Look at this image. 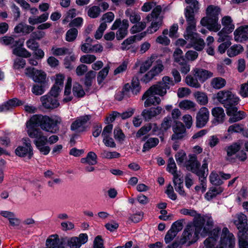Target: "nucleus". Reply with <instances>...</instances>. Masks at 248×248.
<instances>
[{
  "instance_id": "5",
  "label": "nucleus",
  "mask_w": 248,
  "mask_h": 248,
  "mask_svg": "<svg viewBox=\"0 0 248 248\" xmlns=\"http://www.w3.org/2000/svg\"><path fill=\"white\" fill-rule=\"evenodd\" d=\"M195 223L201 231V236L205 237L211 232L214 225L212 218L209 216L202 217L201 215L196 218Z\"/></svg>"
},
{
  "instance_id": "1",
  "label": "nucleus",
  "mask_w": 248,
  "mask_h": 248,
  "mask_svg": "<svg viewBox=\"0 0 248 248\" xmlns=\"http://www.w3.org/2000/svg\"><path fill=\"white\" fill-rule=\"evenodd\" d=\"M62 120L58 116H48L41 115H34L26 123V130L30 137H37L43 135L42 132L37 127L46 132L55 133L57 125L61 123Z\"/></svg>"
},
{
  "instance_id": "14",
  "label": "nucleus",
  "mask_w": 248,
  "mask_h": 248,
  "mask_svg": "<svg viewBox=\"0 0 248 248\" xmlns=\"http://www.w3.org/2000/svg\"><path fill=\"white\" fill-rule=\"evenodd\" d=\"M35 138L34 143L39 151L44 155H47L50 152L49 147L46 146L47 138L44 135H40L37 137H30Z\"/></svg>"
},
{
  "instance_id": "10",
  "label": "nucleus",
  "mask_w": 248,
  "mask_h": 248,
  "mask_svg": "<svg viewBox=\"0 0 248 248\" xmlns=\"http://www.w3.org/2000/svg\"><path fill=\"white\" fill-rule=\"evenodd\" d=\"M155 94H157L155 93V89L154 88L151 89V87L144 93L142 96L141 100H144L146 99L144 104L145 108L151 106H156L160 103V98L158 96H155Z\"/></svg>"
},
{
  "instance_id": "12",
  "label": "nucleus",
  "mask_w": 248,
  "mask_h": 248,
  "mask_svg": "<svg viewBox=\"0 0 248 248\" xmlns=\"http://www.w3.org/2000/svg\"><path fill=\"white\" fill-rule=\"evenodd\" d=\"M25 74L31 77L34 82L45 83L46 80V74L41 70L36 69L33 67H29L25 69Z\"/></svg>"
},
{
  "instance_id": "20",
  "label": "nucleus",
  "mask_w": 248,
  "mask_h": 248,
  "mask_svg": "<svg viewBox=\"0 0 248 248\" xmlns=\"http://www.w3.org/2000/svg\"><path fill=\"white\" fill-rule=\"evenodd\" d=\"M91 115H85L78 117V134L87 131L90 127Z\"/></svg>"
},
{
  "instance_id": "19",
  "label": "nucleus",
  "mask_w": 248,
  "mask_h": 248,
  "mask_svg": "<svg viewBox=\"0 0 248 248\" xmlns=\"http://www.w3.org/2000/svg\"><path fill=\"white\" fill-rule=\"evenodd\" d=\"M234 223L239 230L238 232L247 233V232L248 231V227L247 217L246 215L243 214L238 215L237 219L235 221Z\"/></svg>"
},
{
  "instance_id": "33",
  "label": "nucleus",
  "mask_w": 248,
  "mask_h": 248,
  "mask_svg": "<svg viewBox=\"0 0 248 248\" xmlns=\"http://www.w3.org/2000/svg\"><path fill=\"white\" fill-rule=\"evenodd\" d=\"M151 25L148 28L147 31L149 33L156 32L162 26L163 23L162 18H152Z\"/></svg>"
},
{
  "instance_id": "4",
  "label": "nucleus",
  "mask_w": 248,
  "mask_h": 248,
  "mask_svg": "<svg viewBox=\"0 0 248 248\" xmlns=\"http://www.w3.org/2000/svg\"><path fill=\"white\" fill-rule=\"evenodd\" d=\"M216 98L226 109L229 110V113L235 110V108L233 107L236 106L239 101L238 97L233 94L228 90H222L219 91L216 94Z\"/></svg>"
},
{
  "instance_id": "31",
  "label": "nucleus",
  "mask_w": 248,
  "mask_h": 248,
  "mask_svg": "<svg viewBox=\"0 0 248 248\" xmlns=\"http://www.w3.org/2000/svg\"><path fill=\"white\" fill-rule=\"evenodd\" d=\"M212 114L214 119L218 123H222L225 118V113L224 109L220 107H215L212 110Z\"/></svg>"
},
{
  "instance_id": "22",
  "label": "nucleus",
  "mask_w": 248,
  "mask_h": 248,
  "mask_svg": "<svg viewBox=\"0 0 248 248\" xmlns=\"http://www.w3.org/2000/svg\"><path fill=\"white\" fill-rule=\"evenodd\" d=\"M164 69V66L160 63L153 66L152 69L149 71L143 78V81L148 82L154 77L158 75Z\"/></svg>"
},
{
  "instance_id": "58",
  "label": "nucleus",
  "mask_w": 248,
  "mask_h": 248,
  "mask_svg": "<svg viewBox=\"0 0 248 248\" xmlns=\"http://www.w3.org/2000/svg\"><path fill=\"white\" fill-rule=\"evenodd\" d=\"M211 183L215 185L219 186L223 183V181L220 179L219 175L216 173H211L210 175Z\"/></svg>"
},
{
  "instance_id": "6",
  "label": "nucleus",
  "mask_w": 248,
  "mask_h": 248,
  "mask_svg": "<svg viewBox=\"0 0 248 248\" xmlns=\"http://www.w3.org/2000/svg\"><path fill=\"white\" fill-rule=\"evenodd\" d=\"M200 233H201V231L196 223L188 224L183 233V242H188L190 244L195 242Z\"/></svg>"
},
{
  "instance_id": "25",
  "label": "nucleus",
  "mask_w": 248,
  "mask_h": 248,
  "mask_svg": "<svg viewBox=\"0 0 248 248\" xmlns=\"http://www.w3.org/2000/svg\"><path fill=\"white\" fill-rule=\"evenodd\" d=\"M76 15V10L75 9L70 10L67 12L65 18L62 20L63 24L70 22L69 24L70 27H78V18H75Z\"/></svg>"
},
{
  "instance_id": "34",
  "label": "nucleus",
  "mask_w": 248,
  "mask_h": 248,
  "mask_svg": "<svg viewBox=\"0 0 248 248\" xmlns=\"http://www.w3.org/2000/svg\"><path fill=\"white\" fill-rule=\"evenodd\" d=\"M48 16L49 14L45 13L40 16L30 17L28 19V22L32 25L41 24L46 21L48 19Z\"/></svg>"
},
{
  "instance_id": "27",
  "label": "nucleus",
  "mask_w": 248,
  "mask_h": 248,
  "mask_svg": "<svg viewBox=\"0 0 248 248\" xmlns=\"http://www.w3.org/2000/svg\"><path fill=\"white\" fill-rule=\"evenodd\" d=\"M193 74L202 82L213 76L212 72L201 68H195L194 70Z\"/></svg>"
},
{
  "instance_id": "61",
  "label": "nucleus",
  "mask_w": 248,
  "mask_h": 248,
  "mask_svg": "<svg viewBox=\"0 0 248 248\" xmlns=\"http://www.w3.org/2000/svg\"><path fill=\"white\" fill-rule=\"evenodd\" d=\"M243 131V125L239 124H234L230 125L228 129V132H240Z\"/></svg>"
},
{
  "instance_id": "26",
  "label": "nucleus",
  "mask_w": 248,
  "mask_h": 248,
  "mask_svg": "<svg viewBox=\"0 0 248 248\" xmlns=\"http://www.w3.org/2000/svg\"><path fill=\"white\" fill-rule=\"evenodd\" d=\"M234 35L236 40L243 41L248 40V26L239 27L234 31Z\"/></svg>"
},
{
  "instance_id": "11",
  "label": "nucleus",
  "mask_w": 248,
  "mask_h": 248,
  "mask_svg": "<svg viewBox=\"0 0 248 248\" xmlns=\"http://www.w3.org/2000/svg\"><path fill=\"white\" fill-rule=\"evenodd\" d=\"M235 245V238L233 234L231 233L227 228L222 230L218 248H233Z\"/></svg>"
},
{
  "instance_id": "62",
  "label": "nucleus",
  "mask_w": 248,
  "mask_h": 248,
  "mask_svg": "<svg viewBox=\"0 0 248 248\" xmlns=\"http://www.w3.org/2000/svg\"><path fill=\"white\" fill-rule=\"evenodd\" d=\"M186 158V154L183 151H180L175 155V159L178 165L183 163Z\"/></svg>"
},
{
  "instance_id": "39",
  "label": "nucleus",
  "mask_w": 248,
  "mask_h": 248,
  "mask_svg": "<svg viewBox=\"0 0 248 248\" xmlns=\"http://www.w3.org/2000/svg\"><path fill=\"white\" fill-rule=\"evenodd\" d=\"M126 16L129 18L132 23H137L139 22L140 19V14L136 12L132 11L130 9H128L125 12Z\"/></svg>"
},
{
  "instance_id": "18",
  "label": "nucleus",
  "mask_w": 248,
  "mask_h": 248,
  "mask_svg": "<svg viewBox=\"0 0 248 248\" xmlns=\"http://www.w3.org/2000/svg\"><path fill=\"white\" fill-rule=\"evenodd\" d=\"M174 133L171 136L172 140L182 139L185 135L186 128L183 124L180 122H176L173 127Z\"/></svg>"
},
{
  "instance_id": "51",
  "label": "nucleus",
  "mask_w": 248,
  "mask_h": 248,
  "mask_svg": "<svg viewBox=\"0 0 248 248\" xmlns=\"http://www.w3.org/2000/svg\"><path fill=\"white\" fill-rule=\"evenodd\" d=\"M146 27L145 22H139L137 24L132 26L130 29V32L132 34L139 32L143 30Z\"/></svg>"
},
{
  "instance_id": "28",
  "label": "nucleus",
  "mask_w": 248,
  "mask_h": 248,
  "mask_svg": "<svg viewBox=\"0 0 248 248\" xmlns=\"http://www.w3.org/2000/svg\"><path fill=\"white\" fill-rule=\"evenodd\" d=\"M233 107L236 108L235 111H232L231 113H229V110H228L226 112L228 116H232L229 120V122L231 123L239 121L245 117V113L244 111H237L238 108L236 106H234Z\"/></svg>"
},
{
  "instance_id": "35",
  "label": "nucleus",
  "mask_w": 248,
  "mask_h": 248,
  "mask_svg": "<svg viewBox=\"0 0 248 248\" xmlns=\"http://www.w3.org/2000/svg\"><path fill=\"white\" fill-rule=\"evenodd\" d=\"M179 107L184 110H190L192 111L196 110V104L191 100H184L180 102Z\"/></svg>"
},
{
  "instance_id": "54",
  "label": "nucleus",
  "mask_w": 248,
  "mask_h": 248,
  "mask_svg": "<svg viewBox=\"0 0 248 248\" xmlns=\"http://www.w3.org/2000/svg\"><path fill=\"white\" fill-rule=\"evenodd\" d=\"M186 82L190 86L198 88L201 87V85L197 78H195L191 76H188L186 78Z\"/></svg>"
},
{
  "instance_id": "41",
  "label": "nucleus",
  "mask_w": 248,
  "mask_h": 248,
  "mask_svg": "<svg viewBox=\"0 0 248 248\" xmlns=\"http://www.w3.org/2000/svg\"><path fill=\"white\" fill-rule=\"evenodd\" d=\"M226 82L225 79L220 78H213L211 82V86L216 89H219L224 87L226 85Z\"/></svg>"
},
{
  "instance_id": "38",
  "label": "nucleus",
  "mask_w": 248,
  "mask_h": 248,
  "mask_svg": "<svg viewBox=\"0 0 248 248\" xmlns=\"http://www.w3.org/2000/svg\"><path fill=\"white\" fill-rule=\"evenodd\" d=\"M80 161L82 163H86L91 166L95 165L97 162V155L94 152H90L86 157L81 158Z\"/></svg>"
},
{
  "instance_id": "60",
  "label": "nucleus",
  "mask_w": 248,
  "mask_h": 248,
  "mask_svg": "<svg viewBox=\"0 0 248 248\" xmlns=\"http://www.w3.org/2000/svg\"><path fill=\"white\" fill-rule=\"evenodd\" d=\"M114 137L119 141H123L125 139V135L119 127H116L114 130Z\"/></svg>"
},
{
  "instance_id": "37",
  "label": "nucleus",
  "mask_w": 248,
  "mask_h": 248,
  "mask_svg": "<svg viewBox=\"0 0 248 248\" xmlns=\"http://www.w3.org/2000/svg\"><path fill=\"white\" fill-rule=\"evenodd\" d=\"M1 44L5 45H10L11 47H14L15 46L22 45V40L19 39L18 40H15L14 39L11 37L4 36L0 39Z\"/></svg>"
},
{
  "instance_id": "15",
  "label": "nucleus",
  "mask_w": 248,
  "mask_h": 248,
  "mask_svg": "<svg viewBox=\"0 0 248 248\" xmlns=\"http://www.w3.org/2000/svg\"><path fill=\"white\" fill-rule=\"evenodd\" d=\"M24 145L18 146L16 150V154L19 156H28V158L30 159L33 155V152L30 140L29 139H24Z\"/></svg>"
},
{
  "instance_id": "43",
  "label": "nucleus",
  "mask_w": 248,
  "mask_h": 248,
  "mask_svg": "<svg viewBox=\"0 0 248 248\" xmlns=\"http://www.w3.org/2000/svg\"><path fill=\"white\" fill-rule=\"evenodd\" d=\"M223 190V188L220 186L212 187L206 193L205 198L208 200H210L215 197L217 194L221 193Z\"/></svg>"
},
{
  "instance_id": "47",
  "label": "nucleus",
  "mask_w": 248,
  "mask_h": 248,
  "mask_svg": "<svg viewBox=\"0 0 248 248\" xmlns=\"http://www.w3.org/2000/svg\"><path fill=\"white\" fill-rule=\"evenodd\" d=\"M239 238V245L240 248H248V233H243V232H238Z\"/></svg>"
},
{
  "instance_id": "52",
  "label": "nucleus",
  "mask_w": 248,
  "mask_h": 248,
  "mask_svg": "<svg viewBox=\"0 0 248 248\" xmlns=\"http://www.w3.org/2000/svg\"><path fill=\"white\" fill-rule=\"evenodd\" d=\"M180 213L184 215H188L194 217L193 223H195V219L200 216V214H198L195 210L193 209L183 208L180 210Z\"/></svg>"
},
{
  "instance_id": "45",
  "label": "nucleus",
  "mask_w": 248,
  "mask_h": 248,
  "mask_svg": "<svg viewBox=\"0 0 248 248\" xmlns=\"http://www.w3.org/2000/svg\"><path fill=\"white\" fill-rule=\"evenodd\" d=\"M222 24L224 26L223 29L228 30L229 32H232L234 28L232 19L229 16L224 17L222 19Z\"/></svg>"
},
{
  "instance_id": "30",
  "label": "nucleus",
  "mask_w": 248,
  "mask_h": 248,
  "mask_svg": "<svg viewBox=\"0 0 248 248\" xmlns=\"http://www.w3.org/2000/svg\"><path fill=\"white\" fill-rule=\"evenodd\" d=\"M22 104L21 101L16 98H14L9 100L4 104L0 106V112H6L13 108Z\"/></svg>"
},
{
  "instance_id": "7",
  "label": "nucleus",
  "mask_w": 248,
  "mask_h": 248,
  "mask_svg": "<svg viewBox=\"0 0 248 248\" xmlns=\"http://www.w3.org/2000/svg\"><path fill=\"white\" fill-rule=\"evenodd\" d=\"M174 82L168 76H164L162 80L155 85L151 86V89H155V93L161 96H164L171 86L174 85Z\"/></svg>"
},
{
  "instance_id": "3",
  "label": "nucleus",
  "mask_w": 248,
  "mask_h": 248,
  "mask_svg": "<svg viewBox=\"0 0 248 248\" xmlns=\"http://www.w3.org/2000/svg\"><path fill=\"white\" fill-rule=\"evenodd\" d=\"M220 9L217 6H209L206 9V16L201 20V24L203 26H206L210 31L217 32L221 28V25L218 23V15Z\"/></svg>"
},
{
  "instance_id": "48",
  "label": "nucleus",
  "mask_w": 248,
  "mask_h": 248,
  "mask_svg": "<svg viewBox=\"0 0 248 248\" xmlns=\"http://www.w3.org/2000/svg\"><path fill=\"white\" fill-rule=\"evenodd\" d=\"M231 32H229V31L225 29H222L220 31H219L217 35L219 36L217 42L219 43L225 42L227 41H230V38L228 34Z\"/></svg>"
},
{
  "instance_id": "55",
  "label": "nucleus",
  "mask_w": 248,
  "mask_h": 248,
  "mask_svg": "<svg viewBox=\"0 0 248 248\" xmlns=\"http://www.w3.org/2000/svg\"><path fill=\"white\" fill-rule=\"evenodd\" d=\"M68 30L66 34V40L68 42L73 41L77 37V30L75 27Z\"/></svg>"
},
{
  "instance_id": "46",
  "label": "nucleus",
  "mask_w": 248,
  "mask_h": 248,
  "mask_svg": "<svg viewBox=\"0 0 248 248\" xmlns=\"http://www.w3.org/2000/svg\"><path fill=\"white\" fill-rule=\"evenodd\" d=\"M95 77V72L93 71H90L86 74L84 80V84L86 88L85 90L86 92L89 91V88L92 85V80Z\"/></svg>"
},
{
  "instance_id": "32",
  "label": "nucleus",
  "mask_w": 248,
  "mask_h": 248,
  "mask_svg": "<svg viewBox=\"0 0 248 248\" xmlns=\"http://www.w3.org/2000/svg\"><path fill=\"white\" fill-rule=\"evenodd\" d=\"M34 29V27L32 26L20 23L15 27L14 31L15 32L17 33L26 34L32 31Z\"/></svg>"
},
{
  "instance_id": "49",
  "label": "nucleus",
  "mask_w": 248,
  "mask_h": 248,
  "mask_svg": "<svg viewBox=\"0 0 248 248\" xmlns=\"http://www.w3.org/2000/svg\"><path fill=\"white\" fill-rule=\"evenodd\" d=\"M101 13V9L99 6H93L88 10V16L91 18H95L99 16Z\"/></svg>"
},
{
  "instance_id": "36",
  "label": "nucleus",
  "mask_w": 248,
  "mask_h": 248,
  "mask_svg": "<svg viewBox=\"0 0 248 248\" xmlns=\"http://www.w3.org/2000/svg\"><path fill=\"white\" fill-rule=\"evenodd\" d=\"M197 102L202 106H204L208 103V98L206 93L200 91L196 92L194 94Z\"/></svg>"
},
{
  "instance_id": "8",
  "label": "nucleus",
  "mask_w": 248,
  "mask_h": 248,
  "mask_svg": "<svg viewBox=\"0 0 248 248\" xmlns=\"http://www.w3.org/2000/svg\"><path fill=\"white\" fill-rule=\"evenodd\" d=\"M129 27V22L127 19H117L111 27L112 30L118 29L116 32V38L118 40H122L127 34V29Z\"/></svg>"
},
{
  "instance_id": "59",
  "label": "nucleus",
  "mask_w": 248,
  "mask_h": 248,
  "mask_svg": "<svg viewBox=\"0 0 248 248\" xmlns=\"http://www.w3.org/2000/svg\"><path fill=\"white\" fill-rule=\"evenodd\" d=\"M93 40L91 38H87L86 40V43L83 44L81 46V49L82 51L85 53H88L92 51V45L91 44Z\"/></svg>"
},
{
  "instance_id": "44",
  "label": "nucleus",
  "mask_w": 248,
  "mask_h": 248,
  "mask_svg": "<svg viewBox=\"0 0 248 248\" xmlns=\"http://www.w3.org/2000/svg\"><path fill=\"white\" fill-rule=\"evenodd\" d=\"M162 11V8L161 6L157 5L155 6L151 14H149L146 17V19L148 22H150L152 20V18H162L160 16V14Z\"/></svg>"
},
{
  "instance_id": "63",
  "label": "nucleus",
  "mask_w": 248,
  "mask_h": 248,
  "mask_svg": "<svg viewBox=\"0 0 248 248\" xmlns=\"http://www.w3.org/2000/svg\"><path fill=\"white\" fill-rule=\"evenodd\" d=\"M26 45L28 48L32 51L35 50L39 47L38 43L33 38L29 39L26 42Z\"/></svg>"
},
{
  "instance_id": "53",
  "label": "nucleus",
  "mask_w": 248,
  "mask_h": 248,
  "mask_svg": "<svg viewBox=\"0 0 248 248\" xmlns=\"http://www.w3.org/2000/svg\"><path fill=\"white\" fill-rule=\"evenodd\" d=\"M240 149V145L239 144H237V143H234L227 147L226 149L227 155L229 156H231L233 155H234Z\"/></svg>"
},
{
  "instance_id": "23",
  "label": "nucleus",
  "mask_w": 248,
  "mask_h": 248,
  "mask_svg": "<svg viewBox=\"0 0 248 248\" xmlns=\"http://www.w3.org/2000/svg\"><path fill=\"white\" fill-rule=\"evenodd\" d=\"M146 35V33L142 32L140 34L131 36L125 39L121 44V49L124 50L129 48V46L133 44L136 40H140Z\"/></svg>"
},
{
  "instance_id": "16",
  "label": "nucleus",
  "mask_w": 248,
  "mask_h": 248,
  "mask_svg": "<svg viewBox=\"0 0 248 248\" xmlns=\"http://www.w3.org/2000/svg\"><path fill=\"white\" fill-rule=\"evenodd\" d=\"M200 165L201 164L197 160V157L195 155H189V159L185 163L186 169L197 175H200V173H202L201 171H198V169H199Z\"/></svg>"
},
{
  "instance_id": "21",
  "label": "nucleus",
  "mask_w": 248,
  "mask_h": 248,
  "mask_svg": "<svg viewBox=\"0 0 248 248\" xmlns=\"http://www.w3.org/2000/svg\"><path fill=\"white\" fill-rule=\"evenodd\" d=\"M162 111V108L158 106L156 108H151L149 109H144L141 113V115L145 121H148L153 117L160 114Z\"/></svg>"
},
{
  "instance_id": "64",
  "label": "nucleus",
  "mask_w": 248,
  "mask_h": 248,
  "mask_svg": "<svg viewBox=\"0 0 248 248\" xmlns=\"http://www.w3.org/2000/svg\"><path fill=\"white\" fill-rule=\"evenodd\" d=\"M204 246L202 248H218V246H217L216 248L215 247V239L212 237H208L207 238L204 242Z\"/></svg>"
},
{
  "instance_id": "2",
  "label": "nucleus",
  "mask_w": 248,
  "mask_h": 248,
  "mask_svg": "<svg viewBox=\"0 0 248 248\" xmlns=\"http://www.w3.org/2000/svg\"><path fill=\"white\" fill-rule=\"evenodd\" d=\"M196 12L190 7L185 9V16L186 19L187 27L184 34L186 40L189 41L190 46L193 47L197 50H202L204 46V40L199 37L196 31V20L194 13Z\"/></svg>"
},
{
  "instance_id": "42",
  "label": "nucleus",
  "mask_w": 248,
  "mask_h": 248,
  "mask_svg": "<svg viewBox=\"0 0 248 248\" xmlns=\"http://www.w3.org/2000/svg\"><path fill=\"white\" fill-rule=\"evenodd\" d=\"M243 50L241 45H233L228 49L227 54L230 57H233L240 54Z\"/></svg>"
},
{
  "instance_id": "57",
  "label": "nucleus",
  "mask_w": 248,
  "mask_h": 248,
  "mask_svg": "<svg viewBox=\"0 0 248 248\" xmlns=\"http://www.w3.org/2000/svg\"><path fill=\"white\" fill-rule=\"evenodd\" d=\"M101 155L103 157L108 158V159H112V158H119L120 156V154L117 152H108L106 151H104L101 153Z\"/></svg>"
},
{
  "instance_id": "50",
  "label": "nucleus",
  "mask_w": 248,
  "mask_h": 248,
  "mask_svg": "<svg viewBox=\"0 0 248 248\" xmlns=\"http://www.w3.org/2000/svg\"><path fill=\"white\" fill-rule=\"evenodd\" d=\"M152 129L151 124H148L141 127L137 132L136 137L140 138L142 136L147 134Z\"/></svg>"
},
{
  "instance_id": "13",
  "label": "nucleus",
  "mask_w": 248,
  "mask_h": 248,
  "mask_svg": "<svg viewBox=\"0 0 248 248\" xmlns=\"http://www.w3.org/2000/svg\"><path fill=\"white\" fill-rule=\"evenodd\" d=\"M209 111L207 108L206 107L201 108L196 114V126L199 128L204 126L209 121Z\"/></svg>"
},
{
  "instance_id": "56",
  "label": "nucleus",
  "mask_w": 248,
  "mask_h": 248,
  "mask_svg": "<svg viewBox=\"0 0 248 248\" xmlns=\"http://www.w3.org/2000/svg\"><path fill=\"white\" fill-rule=\"evenodd\" d=\"M52 53L56 56H61L68 53V50L65 47L53 46L51 49Z\"/></svg>"
},
{
  "instance_id": "17",
  "label": "nucleus",
  "mask_w": 248,
  "mask_h": 248,
  "mask_svg": "<svg viewBox=\"0 0 248 248\" xmlns=\"http://www.w3.org/2000/svg\"><path fill=\"white\" fill-rule=\"evenodd\" d=\"M130 89L134 95H137L140 92L141 86L138 77H134L133 78L131 85L129 83L124 85L123 88V92L128 93Z\"/></svg>"
},
{
  "instance_id": "9",
  "label": "nucleus",
  "mask_w": 248,
  "mask_h": 248,
  "mask_svg": "<svg viewBox=\"0 0 248 248\" xmlns=\"http://www.w3.org/2000/svg\"><path fill=\"white\" fill-rule=\"evenodd\" d=\"M59 94L52 93L51 90L47 94L40 97V101L44 108L48 109H53L58 108L60 103L57 99Z\"/></svg>"
},
{
  "instance_id": "24",
  "label": "nucleus",
  "mask_w": 248,
  "mask_h": 248,
  "mask_svg": "<svg viewBox=\"0 0 248 248\" xmlns=\"http://www.w3.org/2000/svg\"><path fill=\"white\" fill-rule=\"evenodd\" d=\"M64 76L62 74L56 75L55 84L51 89V93L59 94L63 87V80Z\"/></svg>"
},
{
  "instance_id": "40",
  "label": "nucleus",
  "mask_w": 248,
  "mask_h": 248,
  "mask_svg": "<svg viewBox=\"0 0 248 248\" xmlns=\"http://www.w3.org/2000/svg\"><path fill=\"white\" fill-rule=\"evenodd\" d=\"M159 143V140L156 138H149L144 144L142 152H145L149 151L151 148L155 147Z\"/></svg>"
},
{
  "instance_id": "29",
  "label": "nucleus",
  "mask_w": 248,
  "mask_h": 248,
  "mask_svg": "<svg viewBox=\"0 0 248 248\" xmlns=\"http://www.w3.org/2000/svg\"><path fill=\"white\" fill-rule=\"evenodd\" d=\"M22 45H17L14 47L13 53L16 56L23 57L29 58L31 56V54L26 49L23 47L24 41L22 40Z\"/></svg>"
}]
</instances>
